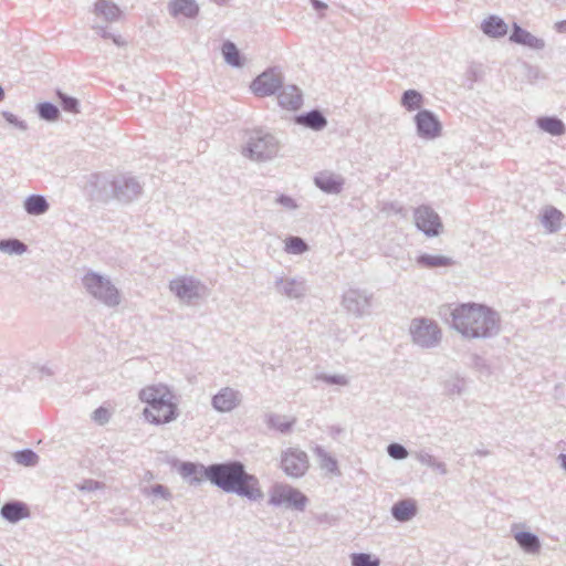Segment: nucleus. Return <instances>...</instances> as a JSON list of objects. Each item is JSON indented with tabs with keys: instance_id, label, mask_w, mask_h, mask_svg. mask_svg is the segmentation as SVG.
Listing matches in <instances>:
<instances>
[{
	"instance_id": "4d7b16f0",
	"label": "nucleus",
	"mask_w": 566,
	"mask_h": 566,
	"mask_svg": "<svg viewBox=\"0 0 566 566\" xmlns=\"http://www.w3.org/2000/svg\"><path fill=\"white\" fill-rule=\"evenodd\" d=\"M99 486V482L95 480H85L83 484L80 486V490L83 491H94Z\"/></svg>"
},
{
	"instance_id": "bb28decb",
	"label": "nucleus",
	"mask_w": 566,
	"mask_h": 566,
	"mask_svg": "<svg viewBox=\"0 0 566 566\" xmlns=\"http://www.w3.org/2000/svg\"><path fill=\"white\" fill-rule=\"evenodd\" d=\"M279 104L281 107L296 111L303 104V96L300 88L295 85H287L282 88L279 96Z\"/></svg>"
},
{
	"instance_id": "de8ad7c7",
	"label": "nucleus",
	"mask_w": 566,
	"mask_h": 566,
	"mask_svg": "<svg viewBox=\"0 0 566 566\" xmlns=\"http://www.w3.org/2000/svg\"><path fill=\"white\" fill-rule=\"evenodd\" d=\"M387 453L395 460H405L409 455L407 448L398 442L389 443L387 447Z\"/></svg>"
},
{
	"instance_id": "774afa93",
	"label": "nucleus",
	"mask_w": 566,
	"mask_h": 566,
	"mask_svg": "<svg viewBox=\"0 0 566 566\" xmlns=\"http://www.w3.org/2000/svg\"><path fill=\"white\" fill-rule=\"evenodd\" d=\"M3 98H4V90L0 85V101H2Z\"/></svg>"
},
{
	"instance_id": "0eeeda50",
	"label": "nucleus",
	"mask_w": 566,
	"mask_h": 566,
	"mask_svg": "<svg viewBox=\"0 0 566 566\" xmlns=\"http://www.w3.org/2000/svg\"><path fill=\"white\" fill-rule=\"evenodd\" d=\"M241 464L242 462L239 460H230L207 465L206 480L228 493Z\"/></svg>"
},
{
	"instance_id": "6ab92c4d",
	"label": "nucleus",
	"mask_w": 566,
	"mask_h": 566,
	"mask_svg": "<svg viewBox=\"0 0 566 566\" xmlns=\"http://www.w3.org/2000/svg\"><path fill=\"white\" fill-rule=\"evenodd\" d=\"M144 416L150 423L164 424L177 418L178 409L176 403L168 402L164 406L154 407L153 409H144Z\"/></svg>"
},
{
	"instance_id": "5fc2aeb1",
	"label": "nucleus",
	"mask_w": 566,
	"mask_h": 566,
	"mask_svg": "<svg viewBox=\"0 0 566 566\" xmlns=\"http://www.w3.org/2000/svg\"><path fill=\"white\" fill-rule=\"evenodd\" d=\"M415 458L421 464L427 465L429 468L432 465L433 461L436 460V458L426 450L417 451L415 453Z\"/></svg>"
},
{
	"instance_id": "79ce46f5",
	"label": "nucleus",
	"mask_w": 566,
	"mask_h": 566,
	"mask_svg": "<svg viewBox=\"0 0 566 566\" xmlns=\"http://www.w3.org/2000/svg\"><path fill=\"white\" fill-rule=\"evenodd\" d=\"M56 97L64 112L77 114L80 113V102L77 98L70 96L62 91H56Z\"/></svg>"
},
{
	"instance_id": "4be33fe9",
	"label": "nucleus",
	"mask_w": 566,
	"mask_h": 566,
	"mask_svg": "<svg viewBox=\"0 0 566 566\" xmlns=\"http://www.w3.org/2000/svg\"><path fill=\"white\" fill-rule=\"evenodd\" d=\"M167 9L172 18L195 19L200 12L196 0H169Z\"/></svg>"
},
{
	"instance_id": "2f4dec72",
	"label": "nucleus",
	"mask_w": 566,
	"mask_h": 566,
	"mask_svg": "<svg viewBox=\"0 0 566 566\" xmlns=\"http://www.w3.org/2000/svg\"><path fill=\"white\" fill-rule=\"evenodd\" d=\"M417 264L426 269L447 268L455 264V261L446 255L422 253L417 258Z\"/></svg>"
},
{
	"instance_id": "680f3d73",
	"label": "nucleus",
	"mask_w": 566,
	"mask_h": 566,
	"mask_svg": "<svg viewBox=\"0 0 566 566\" xmlns=\"http://www.w3.org/2000/svg\"><path fill=\"white\" fill-rule=\"evenodd\" d=\"M555 29L557 32L559 33H564L566 32V20H562V21H558L556 24H555Z\"/></svg>"
},
{
	"instance_id": "f257e3e1",
	"label": "nucleus",
	"mask_w": 566,
	"mask_h": 566,
	"mask_svg": "<svg viewBox=\"0 0 566 566\" xmlns=\"http://www.w3.org/2000/svg\"><path fill=\"white\" fill-rule=\"evenodd\" d=\"M440 315L451 317V326L467 338H491L500 333V316L486 305L462 303L443 306Z\"/></svg>"
},
{
	"instance_id": "c03bdc74",
	"label": "nucleus",
	"mask_w": 566,
	"mask_h": 566,
	"mask_svg": "<svg viewBox=\"0 0 566 566\" xmlns=\"http://www.w3.org/2000/svg\"><path fill=\"white\" fill-rule=\"evenodd\" d=\"M350 563L352 566H379L380 559L368 553H353Z\"/></svg>"
},
{
	"instance_id": "09e8293b",
	"label": "nucleus",
	"mask_w": 566,
	"mask_h": 566,
	"mask_svg": "<svg viewBox=\"0 0 566 566\" xmlns=\"http://www.w3.org/2000/svg\"><path fill=\"white\" fill-rule=\"evenodd\" d=\"M144 493L147 495L159 496L166 501L171 499L169 489L163 484H154L144 489Z\"/></svg>"
},
{
	"instance_id": "aec40b11",
	"label": "nucleus",
	"mask_w": 566,
	"mask_h": 566,
	"mask_svg": "<svg viewBox=\"0 0 566 566\" xmlns=\"http://www.w3.org/2000/svg\"><path fill=\"white\" fill-rule=\"evenodd\" d=\"M30 514L28 504L18 500L6 502L0 510L1 517L13 524L30 517Z\"/></svg>"
},
{
	"instance_id": "a878e982",
	"label": "nucleus",
	"mask_w": 566,
	"mask_h": 566,
	"mask_svg": "<svg viewBox=\"0 0 566 566\" xmlns=\"http://www.w3.org/2000/svg\"><path fill=\"white\" fill-rule=\"evenodd\" d=\"M390 512L397 522H409L418 513L417 502L413 499L400 500L391 506Z\"/></svg>"
},
{
	"instance_id": "c9c22d12",
	"label": "nucleus",
	"mask_w": 566,
	"mask_h": 566,
	"mask_svg": "<svg viewBox=\"0 0 566 566\" xmlns=\"http://www.w3.org/2000/svg\"><path fill=\"white\" fill-rule=\"evenodd\" d=\"M295 420H286L285 416L276 413H268L265 416V423L270 429L277 430L281 433H287L292 430Z\"/></svg>"
},
{
	"instance_id": "f8f14e48",
	"label": "nucleus",
	"mask_w": 566,
	"mask_h": 566,
	"mask_svg": "<svg viewBox=\"0 0 566 566\" xmlns=\"http://www.w3.org/2000/svg\"><path fill=\"white\" fill-rule=\"evenodd\" d=\"M250 87L256 96H271L283 87L282 73L276 67H270L258 75Z\"/></svg>"
},
{
	"instance_id": "69168bd1",
	"label": "nucleus",
	"mask_w": 566,
	"mask_h": 566,
	"mask_svg": "<svg viewBox=\"0 0 566 566\" xmlns=\"http://www.w3.org/2000/svg\"><path fill=\"white\" fill-rule=\"evenodd\" d=\"M475 454H478L480 457H485L489 454V451L488 450H476Z\"/></svg>"
},
{
	"instance_id": "0e129e2a",
	"label": "nucleus",
	"mask_w": 566,
	"mask_h": 566,
	"mask_svg": "<svg viewBox=\"0 0 566 566\" xmlns=\"http://www.w3.org/2000/svg\"><path fill=\"white\" fill-rule=\"evenodd\" d=\"M41 373H42V374H45V375H48V376L53 375V371H52L50 368H48V367H42V368H41Z\"/></svg>"
},
{
	"instance_id": "58836bf2",
	"label": "nucleus",
	"mask_w": 566,
	"mask_h": 566,
	"mask_svg": "<svg viewBox=\"0 0 566 566\" xmlns=\"http://www.w3.org/2000/svg\"><path fill=\"white\" fill-rule=\"evenodd\" d=\"M28 250L24 242L10 238L0 240V251L10 255H21Z\"/></svg>"
},
{
	"instance_id": "e433bc0d",
	"label": "nucleus",
	"mask_w": 566,
	"mask_h": 566,
	"mask_svg": "<svg viewBox=\"0 0 566 566\" xmlns=\"http://www.w3.org/2000/svg\"><path fill=\"white\" fill-rule=\"evenodd\" d=\"M400 103L408 112L420 111L423 104V95L417 90H407L402 93Z\"/></svg>"
},
{
	"instance_id": "052dcab7",
	"label": "nucleus",
	"mask_w": 566,
	"mask_h": 566,
	"mask_svg": "<svg viewBox=\"0 0 566 566\" xmlns=\"http://www.w3.org/2000/svg\"><path fill=\"white\" fill-rule=\"evenodd\" d=\"M469 73L473 81H478L480 77V71L474 65H471L469 69Z\"/></svg>"
},
{
	"instance_id": "bf43d9fd",
	"label": "nucleus",
	"mask_w": 566,
	"mask_h": 566,
	"mask_svg": "<svg viewBox=\"0 0 566 566\" xmlns=\"http://www.w3.org/2000/svg\"><path fill=\"white\" fill-rule=\"evenodd\" d=\"M311 4L318 12L327 9V4L321 0H311Z\"/></svg>"
},
{
	"instance_id": "1a4fd4ad",
	"label": "nucleus",
	"mask_w": 566,
	"mask_h": 566,
	"mask_svg": "<svg viewBox=\"0 0 566 566\" xmlns=\"http://www.w3.org/2000/svg\"><path fill=\"white\" fill-rule=\"evenodd\" d=\"M280 468L287 476L300 479L310 469L308 455L298 448H287L281 453Z\"/></svg>"
},
{
	"instance_id": "603ef678",
	"label": "nucleus",
	"mask_w": 566,
	"mask_h": 566,
	"mask_svg": "<svg viewBox=\"0 0 566 566\" xmlns=\"http://www.w3.org/2000/svg\"><path fill=\"white\" fill-rule=\"evenodd\" d=\"M275 202L279 203L280 206L284 207L287 210H295L298 208V205L296 203V201L292 197L284 195V193L280 195L275 199Z\"/></svg>"
},
{
	"instance_id": "ea45409f",
	"label": "nucleus",
	"mask_w": 566,
	"mask_h": 566,
	"mask_svg": "<svg viewBox=\"0 0 566 566\" xmlns=\"http://www.w3.org/2000/svg\"><path fill=\"white\" fill-rule=\"evenodd\" d=\"M314 453L319 459V464L323 469H326L332 473H338L336 459L332 457L323 447L316 446L314 448Z\"/></svg>"
},
{
	"instance_id": "8fccbe9b",
	"label": "nucleus",
	"mask_w": 566,
	"mask_h": 566,
	"mask_svg": "<svg viewBox=\"0 0 566 566\" xmlns=\"http://www.w3.org/2000/svg\"><path fill=\"white\" fill-rule=\"evenodd\" d=\"M524 75L530 83H534L539 78H544L539 67L524 63Z\"/></svg>"
},
{
	"instance_id": "7c9ffc66",
	"label": "nucleus",
	"mask_w": 566,
	"mask_h": 566,
	"mask_svg": "<svg viewBox=\"0 0 566 566\" xmlns=\"http://www.w3.org/2000/svg\"><path fill=\"white\" fill-rule=\"evenodd\" d=\"M94 13L103 17L107 22L117 21L122 15L118 6L109 0H97L94 6Z\"/></svg>"
},
{
	"instance_id": "13d9d810",
	"label": "nucleus",
	"mask_w": 566,
	"mask_h": 566,
	"mask_svg": "<svg viewBox=\"0 0 566 566\" xmlns=\"http://www.w3.org/2000/svg\"><path fill=\"white\" fill-rule=\"evenodd\" d=\"M430 468L438 471L442 475L448 473L447 464L444 462L438 461L437 459L433 461Z\"/></svg>"
},
{
	"instance_id": "cd10ccee",
	"label": "nucleus",
	"mask_w": 566,
	"mask_h": 566,
	"mask_svg": "<svg viewBox=\"0 0 566 566\" xmlns=\"http://www.w3.org/2000/svg\"><path fill=\"white\" fill-rule=\"evenodd\" d=\"M536 125L552 136H562L566 133L564 122L557 116H541L536 119Z\"/></svg>"
},
{
	"instance_id": "4468645a",
	"label": "nucleus",
	"mask_w": 566,
	"mask_h": 566,
	"mask_svg": "<svg viewBox=\"0 0 566 566\" xmlns=\"http://www.w3.org/2000/svg\"><path fill=\"white\" fill-rule=\"evenodd\" d=\"M276 293L290 300L303 298L307 293V286L304 279L276 276L274 281Z\"/></svg>"
},
{
	"instance_id": "864d4df0",
	"label": "nucleus",
	"mask_w": 566,
	"mask_h": 566,
	"mask_svg": "<svg viewBox=\"0 0 566 566\" xmlns=\"http://www.w3.org/2000/svg\"><path fill=\"white\" fill-rule=\"evenodd\" d=\"M3 117L9 124L14 125L17 128L21 130H27V123L24 120L19 119L14 114L10 112H3Z\"/></svg>"
},
{
	"instance_id": "49530a36",
	"label": "nucleus",
	"mask_w": 566,
	"mask_h": 566,
	"mask_svg": "<svg viewBox=\"0 0 566 566\" xmlns=\"http://www.w3.org/2000/svg\"><path fill=\"white\" fill-rule=\"evenodd\" d=\"M93 29L96 30V32L103 38V39H111L113 43L117 46H125L126 41L122 38L119 34H114L108 31L107 27L103 25H93Z\"/></svg>"
},
{
	"instance_id": "2eb2a0df",
	"label": "nucleus",
	"mask_w": 566,
	"mask_h": 566,
	"mask_svg": "<svg viewBox=\"0 0 566 566\" xmlns=\"http://www.w3.org/2000/svg\"><path fill=\"white\" fill-rule=\"evenodd\" d=\"M170 291L180 300L188 302L199 298L201 284L193 277H181L172 280L169 284Z\"/></svg>"
},
{
	"instance_id": "9b49d317",
	"label": "nucleus",
	"mask_w": 566,
	"mask_h": 566,
	"mask_svg": "<svg viewBox=\"0 0 566 566\" xmlns=\"http://www.w3.org/2000/svg\"><path fill=\"white\" fill-rule=\"evenodd\" d=\"M415 226L427 237H438L443 224L440 216L428 205H421L413 210Z\"/></svg>"
},
{
	"instance_id": "f03ea898",
	"label": "nucleus",
	"mask_w": 566,
	"mask_h": 566,
	"mask_svg": "<svg viewBox=\"0 0 566 566\" xmlns=\"http://www.w3.org/2000/svg\"><path fill=\"white\" fill-rule=\"evenodd\" d=\"M82 284L86 292L96 301L107 307H116L120 304L119 290L109 277L94 271H88L82 277Z\"/></svg>"
},
{
	"instance_id": "412c9836",
	"label": "nucleus",
	"mask_w": 566,
	"mask_h": 566,
	"mask_svg": "<svg viewBox=\"0 0 566 566\" xmlns=\"http://www.w3.org/2000/svg\"><path fill=\"white\" fill-rule=\"evenodd\" d=\"M510 41L533 50H543L545 48V41L543 39L536 38L516 22L512 25Z\"/></svg>"
},
{
	"instance_id": "a18cd8bd",
	"label": "nucleus",
	"mask_w": 566,
	"mask_h": 566,
	"mask_svg": "<svg viewBox=\"0 0 566 566\" xmlns=\"http://www.w3.org/2000/svg\"><path fill=\"white\" fill-rule=\"evenodd\" d=\"M314 379L317 381H323L331 386L345 387L349 384L348 377L345 375H339V374L328 375L325 373H318L315 375Z\"/></svg>"
},
{
	"instance_id": "4c0bfd02",
	"label": "nucleus",
	"mask_w": 566,
	"mask_h": 566,
	"mask_svg": "<svg viewBox=\"0 0 566 566\" xmlns=\"http://www.w3.org/2000/svg\"><path fill=\"white\" fill-rule=\"evenodd\" d=\"M36 112L41 119L54 123L60 118L59 107L51 102H41L36 104Z\"/></svg>"
},
{
	"instance_id": "423d86ee",
	"label": "nucleus",
	"mask_w": 566,
	"mask_h": 566,
	"mask_svg": "<svg viewBox=\"0 0 566 566\" xmlns=\"http://www.w3.org/2000/svg\"><path fill=\"white\" fill-rule=\"evenodd\" d=\"M410 334L416 345L422 348H433L441 342L442 333L438 324L430 318H413L410 324Z\"/></svg>"
},
{
	"instance_id": "5701e85b",
	"label": "nucleus",
	"mask_w": 566,
	"mask_h": 566,
	"mask_svg": "<svg viewBox=\"0 0 566 566\" xmlns=\"http://www.w3.org/2000/svg\"><path fill=\"white\" fill-rule=\"evenodd\" d=\"M207 467L196 462H181L178 472L190 484L199 485L206 479Z\"/></svg>"
},
{
	"instance_id": "c85d7f7f",
	"label": "nucleus",
	"mask_w": 566,
	"mask_h": 566,
	"mask_svg": "<svg viewBox=\"0 0 566 566\" xmlns=\"http://www.w3.org/2000/svg\"><path fill=\"white\" fill-rule=\"evenodd\" d=\"M481 30L491 38H502L507 33L509 27L502 18L490 15L482 22Z\"/></svg>"
},
{
	"instance_id": "20e7f679",
	"label": "nucleus",
	"mask_w": 566,
	"mask_h": 566,
	"mask_svg": "<svg viewBox=\"0 0 566 566\" xmlns=\"http://www.w3.org/2000/svg\"><path fill=\"white\" fill-rule=\"evenodd\" d=\"M109 187V193L101 196L102 200L115 199L122 203H130L143 192V185L138 179L130 175H117L106 182Z\"/></svg>"
},
{
	"instance_id": "c756f323",
	"label": "nucleus",
	"mask_w": 566,
	"mask_h": 566,
	"mask_svg": "<svg viewBox=\"0 0 566 566\" xmlns=\"http://www.w3.org/2000/svg\"><path fill=\"white\" fill-rule=\"evenodd\" d=\"M23 208L30 216H42L49 211L50 203L44 196L33 193L25 198Z\"/></svg>"
},
{
	"instance_id": "f704fd0d",
	"label": "nucleus",
	"mask_w": 566,
	"mask_h": 566,
	"mask_svg": "<svg viewBox=\"0 0 566 566\" xmlns=\"http://www.w3.org/2000/svg\"><path fill=\"white\" fill-rule=\"evenodd\" d=\"M562 218L563 213L558 209L551 207L542 214V223L548 232H557L560 229Z\"/></svg>"
},
{
	"instance_id": "dca6fc26",
	"label": "nucleus",
	"mask_w": 566,
	"mask_h": 566,
	"mask_svg": "<svg viewBox=\"0 0 566 566\" xmlns=\"http://www.w3.org/2000/svg\"><path fill=\"white\" fill-rule=\"evenodd\" d=\"M139 399L149 406L147 409H153L172 402V394L168 387L163 385L148 386L139 391Z\"/></svg>"
},
{
	"instance_id": "393cba45",
	"label": "nucleus",
	"mask_w": 566,
	"mask_h": 566,
	"mask_svg": "<svg viewBox=\"0 0 566 566\" xmlns=\"http://www.w3.org/2000/svg\"><path fill=\"white\" fill-rule=\"evenodd\" d=\"M295 122L315 132L323 130L328 124L323 112L317 108L297 115Z\"/></svg>"
},
{
	"instance_id": "9d476101",
	"label": "nucleus",
	"mask_w": 566,
	"mask_h": 566,
	"mask_svg": "<svg viewBox=\"0 0 566 566\" xmlns=\"http://www.w3.org/2000/svg\"><path fill=\"white\" fill-rule=\"evenodd\" d=\"M374 294L367 290L348 289L342 298L344 308L355 317H364L370 314Z\"/></svg>"
},
{
	"instance_id": "a19ab883",
	"label": "nucleus",
	"mask_w": 566,
	"mask_h": 566,
	"mask_svg": "<svg viewBox=\"0 0 566 566\" xmlns=\"http://www.w3.org/2000/svg\"><path fill=\"white\" fill-rule=\"evenodd\" d=\"M308 250V244L301 237L290 235L285 240V251L290 254H303Z\"/></svg>"
},
{
	"instance_id": "3c124183",
	"label": "nucleus",
	"mask_w": 566,
	"mask_h": 566,
	"mask_svg": "<svg viewBox=\"0 0 566 566\" xmlns=\"http://www.w3.org/2000/svg\"><path fill=\"white\" fill-rule=\"evenodd\" d=\"M470 366L476 369L480 373L489 374L490 369L484 358L479 356L478 354H472L470 356Z\"/></svg>"
},
{
	"instance_id": "6e6d98bb",
	"label": "nucleus",
	"mask_w": 566,
	"mask_h": 566,
	"mask_svg": "<svg viewBox=\"0 0 566 566\" xmlns=\"http://www.w3.org/2000/svg\"><path fill=\"white\" fill-rule=\"evenodd\" d=\"M109 413L108 410L104 407H98L93 412V419L98 421L99 423H105L108 421Z\"/></svg>"
},
{
	"instance_id": "ddd939ff",
	"label": "nucleus",
	"mask_w": 566,
	"mask_h": 566,
	"mask_svg": "<svg viewBox=\"0 0 566 566\" xmlns=\"http://www.w3.org/2000/svg\"><path fill=\"white\" fill-rule=\"evenodd\" d=\"M417 134L423 139H434L441 135L442 125L437 115L429 109H420L415 115Z\"/></svg>"
},
{
	"instance_id": "f3484780",
	"label": "nucleus",
	"mask_w": 566,
	"mask_h": 566,
	"mask_svg": "<svg viewBox=\"0 0 566 566\" xmlns=\"http://www.w3.org/2000/svg\"><path fill=\"white\" fill-rule=\"evenodd\" d=\"M241 402V395L231 387L221 388L211 399V405L219 412H230Z\"/></svg>"
},
{
	"instance_id": "6e6552de",
	"label": "nucleus",
	"mask_w": 566,
	"mask_h": 566,
	"mask_svg": "<svg viewBox=\"0 0 566 566\" xmlns=\"http://www.w3.org/2000/svg\"><path fill=\"white\" fill-rule=\"evenodd\" d=\"M228 493L237 494L241 497L248 499L249 501H260L264 496L259 479L254 474L249 473L243 463L241 464Z\"/></svg>"
},
{
	"instance_id": "7ed1b4c3",
	"label": "nucleus",
	"mask_w": 566,
	"mask_h": 566,
	"mask_svg": "<svg viewBox=\"0 0 566 566\" xmlns=\"http://www.w3.org/2000/svg\"><path fill=\"white\" fill-rule=\"evenodd\" d=\"M277 151L279 142L272 134L254 130L242 153L252 160L265 161L274 158Z\"/></svg>"
},
{
	"instance_id": "72a5a7b5",
	"label": "nucleus",
	"mask_w": 566,
	"mask_h": 566,
	"mask_svg": "<svg viewBox=\"0 0 566 566\" xmlns=\"http://www.w3.org/2000/svg\"><path fill=\"white\" fill-rule=\"evenodd\" d=\"M443 386V394L451 397V396H460L464 392L467 381L463 377L454 374L451 375L449 378L444 379L442 382Z\"/></svg>"
},
{
	"instance_id": "37998d69",
	"label": "nucleus",
	"mask_w": 566,
	"mask_h": 566,
	"mask_svg": "<svg viewBox=\"0 0 566 566\" xmlns=\"http://www.w3.org/2000/svg\"><path fill=\"white\" fill-rule=\"evenodd\" d=\"M13 459L24 467H34L39 461V455L32 449H23L14 452Z\"/></svg>"
},
{
	"instance_id": "e2e57ef3",
	"label": "nucleus",
	"mask_w": 566,
	"mask_h": 566,
	"mask_svg": "<svg viewBox=\"0 0 566 566\" xmlns=\"http://www.w3.org/2000/svg\"><path fill=\"white\" fill-rule=\"evenodd\" d=\"M562 468L566 471V454L562 453L558 455Z\"/></svg>"
},
{
	"instance_id": "b1692460",
	"label": "nucleus",
	"mask_w": 566,
	"mask_h": 566,
	"mask_svg": "<svg viewBox=\"0 0 566 566\" xmlns=\"http://www.w3.org/2000/svg\"><path fill=\"white\" fill-rule=\"evenodd\" d=\"M517 525L512 526V532L514 539L517 545L527 554H537L541 551V541L539 537L530 531H517L515 528Z\"/></svg>"
},
{
	"instance_id": "a211bd4d",
	"label": "nucleus",
	"mask_w": 566,
	"mask_h": 566,
	"mask_svg": "<svg viewBox=\"0 0 566 566\" xmlns=\"http://www.w3.org/2000/svg\"><path fill=\"white\" fill-rule=\"evenodd\" d=\"M314 185L325 193L338 195L342 192L345 178L329 170H323L315 175Z\"/></svg>"
},
{
	"instance_id": "473e14b6",
	"label": "nucleus",
	"mask_w": 566,
	"mask_h": 566,
	"mask_svg": "<svg viewBox=\"0 0 566 566\" xmlns=\"http://www.w3.org/2000/svg\"><path fill=\"white\" fill-rule=\"evenodd\" d=\"M221 50H222V55L229 65H231L233 67H241L244 65V59H243L240 50L233 42L226 41L222 44Z\"/></svg>"
},
{
	"instance_id": "39448f33",
	"label": "nucleus",
	"mask_w": 566,
	"mask_h": 566,
	"mask_svg": "<svg viewBox=\"0 0 566 566\" xmlns=\"http://www.w3.org/2000/svg\"><path fill=\"white\" fill-rule=\"evenodd\" d=\"M308 503L307 496L298 489L285 483H275L269 497V504L303 512Z\"/></svg>"
},
{
	"instance_id": "338daca9",
	"label": "nucleus",
	"mask_w": 566,
	"mask_h": 566,
	"mask_svg": "<svg viewBox=\"0 0 566 566\" xmlns=\"http://www.w3.org/2000/svg\"><path fill=\"white\" fill-rule=\"evenodd\" d=\"M218 6H224L228 3L229 0H212Z\"/></svg>"
}]
</instances>
